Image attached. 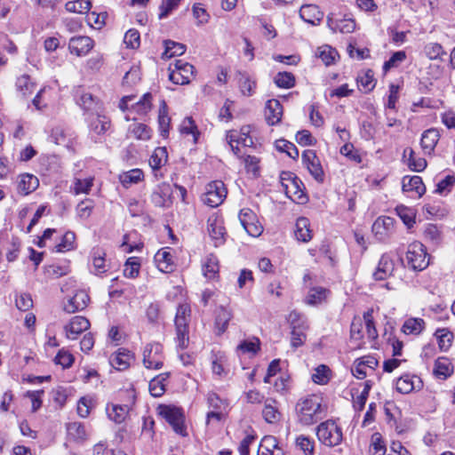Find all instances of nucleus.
Masks as SVG:
<instances>
[{
    "instance_id": "obj_61",
    "label": "nucleus",
    "mask_w": 455,
    "mask_h": 455,
    "mask_svg": "<svg viewBox=\"0 0 455 455\" xmlns=\"http://www.w3.org/2000/svg\"><path fill=\"white\" fill-rule=\"evenodd\" d=\"M277 440L275 437L268 435L265 436L259 444L258 455H271L272 451L276 447Z\"/></svg>"
},
{
    "instance_id": "obj_58",
    "label": "nucleus",
    "mask_w": 455,
    "mask_h": 455,
    "mask_svg": "<svg viewBox=\"0 0 455 455\" xmlns=\"http://www.w3.org/2000/svg\"><path fill=\"white\" fill-rule=\"evenodd\" d=\"M93 208H94L93 201L89 198L84 199L77 204L76 209V215L81 220H87L90 218Z\"/></svg>"
},
{
    "instance_id": "obj_52",
    "label": "nucleus",
    "mask_w": 455,
    "mask_h": 455,
    "mask_svg": "<svg viewBox=\"0 0 455 455\" xmlns=\"http://www.w3.org/2000/svg\"><path fill=\"white\" fill-rule=\"evenodd\" d=\"M68 435L76 441H83L86 437V431L84 424L71 422L67 426Z\"/></svg>"
},
{
    "instance_id": "obj_7",
    "label": "nucleus",
    "mask_w": 455,
    "mask_h": 455,
    "mask_svg": "<svg viewBox=\"0 0 455 455\" xmlns=\"http://www.w3.org/2000/svg\"><path fill=\"white\" fill-rule=\"evenodd\" d=\"M227 193L225 184L221 180H214L206 185L202 200L210 207H217L223 203Z\"/></svg>"
},
{
    "instance_id": "obj_60",
    "label": "nucleus",
    "mask_w": 455,
    "mask_h": 455,
    "mask_svg": "<svg viewBox=\"0 0 455 455\" xmlns=\"http://www.w3.org/2000/svg\"><path fill=\"white\" fill-rule=\"evenodd\" d=\"M275 83L280 88L289 89L294 86L295 77L291 73L279 72L275 77Z\"/></svg>"
},
{
    "instance_id": "obj_26",
    "label": "nucleus",
    "mask_w": 455,
    "mask_h": 455,
    "mask_svg": "<svg viewBox=\"0 0 455 455\" xmlns=\"http://www.w3.org/2000/svg\"><path fill=\"white\" fill-rule=\"evenodd\" d=\"M439 138L438 131L434 128L428 129L422 133L420 145L425 154L430 155L434 151Z\"/></svg>"
},
{
    "instance_id": "obj_22",
    "label": "nucleus",
    "mask_w": 455,
    "mask_h": 455,
    "mask_svg": "<svg viewBox=\"0 0 455 455\" xmlns=\"http://www.w3.org/2000/svg\"><path fill=\"white\" fill-rule=\"evenodd\" d=\"M266 120L268 124L274 125L281 121L283 116V107L279 100H269L267 102L265 109Z\"/></svg>"
},
{
    "instance_id": "obj_47",
    "label": "nucleus",
    "mask_w": 455,
    "mask_h": 455,
    "mask_svg": "<svg viewBox=\"0 0 455 455\" xmlns=\"http://www.w3.org/2000/svg\"><path fill=\"white\" fill-rule=\"evenodd\" d=\"M93 177L85 179L75 178L72 191L75 195L89 194L93 186Z\"/></svg>"
},
{
    "instance_id": "obj_23",
    "label": "nucleus",
    "mask_w": 455,
    "mask_h": 455,
    "mask_svg": "<svg viewBox=\"0 0 455 455\" xmlns=\"http://www.w3.org/2000/svg\"><path fill=\"white\" fill-rule=\"evenodd\" d=\"M403 192H415L421 197L426 192V187L419 176H404L402 180Z\"/></svg>"
},
{
    "instance_id": "obj_50",
    "label": "nucleus",
    "mask_w": 455,
    "mask_h": 455,
    "mask_svg": "<svg viewBox=\"0 0 455 455\" xmlns=\"http://www.w3.org/2000/svg\"><path fill=\"white\" fill-rule=\"evenodd\" d=\"M435 337L438 339V346L441 350H448L452 343L453 333L447 329H438L435 333Z\"/></svg>"
},
{
    "instance_id": "obj_63",
    "label": "nucleus",
    "mask_w": 455,
    "mask_h": 455,
    "mask_svg": "<svg viewBox=\"0 0 455 455\" xmlns=\"http://www.w3.org/2000/svg\"><path fill=\"white\" fill-rule=\"evenodd\" d=\"M275 148L281 152H285L290 157L295 159L299 156V151L294 144L285 140H278Z\"/></svg>"
},
{
    "instance_id": "obj_14",
    "label": "nucleus",
    "mask_w": 455,
    "mask_h": 455,
    "mask_svg": "<svg viewBox=\"0 0 455 455\" xmlns=\"http://www.w3.org/2000/svg\"><path fill=\"white\" fill-rule=\"evenodd\" d=\"M90 328V322L87 318L80 315L74 316L64 330L68 339H76L78 336Z\"/></svg>"
},
{
    "instance_id": "obj_54",
    "label": "nucleus",
    "mask_w": 455,
    "mask_h": 455,
    "mask_svg": "<svg viewBox=\"0 0 455 455\" xmlns=\"http://www.w3.org/2000/svg\"><path fill=\"white\" fill-rule=\"evenodd\" d=\"M331 371L328 366L321 364L315 368L312 374V380L318 385H325L330 380Z\"/></svg>"
},
{
    "instance_id": "obj_40",
    "label": "nucleus",
    "mask_w": 455,
    "mask_h": 455,
    "mask_svg": "<svg viewBox=\"0 0 455 455\" xmlns=\"http://www.w3.org/2000/svg\"><path fill=\"white\" fill-rule=\"evenodd\" d=\"M232 313L227 308L220 307L218 310L216 319H215V326L218 330V334L220 335L226 331L228 329V323L232 319Z\"/></svg>"
},
{
    "instance_id": "obj_4",
    "label": "nucleus",
    "mask_w": 455,
    "mask_h": 455,
    "mask_svg": "<svg viewBox=\"0 0 455 455\" xmlns=\"http://www.w3.org/2000/svg\"><path fill=\"white\" fill-rule=\"evenodd\" d=\"M159 415L172 427L173 431L181 436H186L185 416L183 411L173 405L161 404L158 406Z\"/></svg>"
},
{
    "instance_id": "obj_3",
    "label": "nucleus",
    "mask_w": 455,
    "mask_h": 455,
    "mask_svg": "<svg viewBox=\"0 0 455 455\" xmlns=\"http://www.w3.org/2000/svg\"><path fill=\"white\" fill-rule=\"evenodd\" d=\"M316 435L318 440L328 447L337 446L343 440L341 427L332 419L322 422L316 427Z\"/></svg>"
},
{
    "instance_id": "obj_17",
    "label": "nucleus",
    "mask_w": 455,
    "mask_h": 455,
    "mask_svg": "<svg viewBox=\"0 0 455 455\" xmlns=\"http://www.w3.org/2000/svg\"><path fill=\"white\" fill-rule=\"evenodd\" d=\"M395 220L388 216L379 217L372 225V232L379 240H385L393 232Z\"/></svg>"
},
{
    "instance_id": "obj_37",
    "label": "nucleus",
    "mask_w": 455,
    "mask_h": 455,
    "mask_svg": "<svg viewBox=\"0 0 455 455\" xmlns=\"http://www.w3.org/2000/svg\"><path fill=\"white\" fill-rule=\"evenodd\" d=\"M143 178L144 173L140 169H132L119 175V180L124 188L139 183Z\"/></svg>"
},
{
    "instance_id": "obj_36",
    "label": "nucleus",
    "mask_w": 455,
    "mask_h": 455,
    "mask_svg": "<svg viewBox=\"0 0 455 455\" xmlns=\"http://www.w3.org/2000/svg\"><path fill=\"white\" fill-rule=\"evenodd\" d=\"M106 253L100 248H94L92 251V259L94 268V274L100 275L108 271V266L106 264Z\"/></svg>"
},
{
    "instance_id": "obj_62",
    "label": "nucleus",
    "mask_w": 455,
    "mask_h": 455,
    "mask_svg": "<svg viewBox=\"0 0 455 455\" xmlns=\"http://www.w3.org/2000/svg\"><path fill=\"white\" fill-rule=\"evenodd\" d=\"M296 445L303 451L304 455H314V441L306 435H299L296 439Z\"/></svg>"
},
{
    "instance_id": "obj_39",
    "label": "nucleus",
    "mask_w": 455,
    "mask_h": 455,
    "mask_svg": "<svg viewBox=\"0 0 455 455\" xmlns=\"http://www.w3.org/2000/svg\"><path fill=\"white\" fill-rule=\"evenodd\" d=\"M169 378V373H162L149 382L150 394L155 397H159L165 392V381Z\"/></svg>"
},
{
    "instance_id": "obj_35",
    "label": "nucleus",
    "mask_w": 455,
    "mask_h": 455,
    "mask_svg": "<svg viewBox=\"0 0 455 455\" xmlns=\"http://www.w3.org/2000/svg\"><path fill=\"white\" fill-rule=\"evenodd\" d=\"M236 76L243 95L251 96L255 92L256 82L245 72L238 71Z\"/></svg>"
},
{
    "instance_id": "obj_33",
    "label": "nucleus",
    "mask_w": 455,
    "mask_h": 455,
    "mask_svg": "<svg viewBox=\"0 0 455 455\" xmlns=\"http://www.w3.org/2000/svg\"><path fill=\"white\" fill-rule=\"evenodd\" d=\"M276 401L274 399H266L264 409L262 411V415L264 419L267 423H276L281 419V413L278 411L276 405Z\"/></svg>"
},
{
    "instance_id": "obj_43",
    "label": "nucleus",
    "mask_w": 455,
    "mask_h": 455,
    "mask_svg": "<svg viewBox=\"0 0 455 455\" xmlns=\"http://www.w3.org/2000/svg\"><path fill=\"white\" fill-rule=\"evenodd\" d=\"M167 157L165 148H156L149 158V165L152 169L158 170L166 164Z\"/></svg>"
},
{
    "instance_id": "obj_30",
    "label": "nucleus",
    "mask_w": 455,
    "mask_h": 455,
    "mask_svg": "<svg viewBox=\"0 0 455 455\" xmlns=\"http://www.w3.org/2000/svg\"><path fill=\"white\" fill-rule=\"evenodd\" d=\"M433 372L435 377L445 379L453 372L451 362L447 357H439L435 362Z\"/></svg>"
},
{
    "instance_id": "obj_24",
    "label": "nucleus",
    "mask_w": 455,
    "mask_h": 455,
    "mask_svg": "<svg viewBox=\"0 0 455 455\" xmlns=\"http://www.w3.org/2000/svg\"><path fill=\"white\" fill-rule=\"evenodd\" d=\"M94 116H96L89 121L90 132L102 135L110 128V120L108 116L102 115V112L95 113Z\"/></svg>"
},
{
    "instance_id": "obj_55",
    "label": "nucleus",
    "mask_w": 455,
    "mask_h": 455,
    "mask_svg": "<svg viewBox=\"0 0 455 455\" xmlns=\"http://www.w3.org/2000/svg\"><path fill=\"white\" fill-rule=\"evenodd\" d=\"M426 56L430 60H442L446 55L443 46L437 43H429L424 48Z\"/></svg>"
},
{
    "instance_id": "obj_1",
    "label": "nucleus",
    "mask_w": 455,
    "mask_h": 455,
    "mask_svg": "<svg viewBox=\"0 0 455 455\" xmlns=\"http://www.w3.org/2000/svg\"><path fill=\"white\" fill-rule=\"evenodd\" d=\"M297 419L303 426H311L323 416V398L317 395L301 397L295 407Z\"/></svg>"
},
{
    "instance_id": "obj_20",
    "label": "nucleus",
    "mask_w": 455,
    "mask_h": 455,
    "mask_svg": "<svg viewBox=\"0 0 455 455\" xmlns=\"http://www.w3.org/2000/svg\"><path fill=\"white\" fill-rule=\"evenodd\" d=\"M299 16L309 24L318 25L323 18V12L315 4H305L299 10Z\"/></svg>"
},
{
    "instance_id": "obj_28",
    "label": "nucleus",
    "mask_w": 455,
    "mask_h": 455,
    "mask_svg": "<svg viewBox=\"0 0 455 455\" xmlns=\"http://www.w3.org/2000/svg\"><path fill=\"white\" fill-rule=\"evenodd\" d=\"M155 261L158 269L164 273H171L173 270L172 256L167 248L159 250L155 255Z\"/></svg>"
},
{
    "instance_id": "obj_34",
    "label": "nucleus",
    "mask_w": 455,
    "mask_h": 455,
    "mask_svg": "<svg viewBox=\"0 0 455 455\" xmlns=\"http://www.w3.org/2000/svg\"><path fill=\"white\" fill-rule=\"evenodd\" d=\"M16 89L21 97L26 98L35 92L36 84L32 81L29 76L22 75L17 78Z\"/></svg>"
},
{
    "instance_id": "obj_53",
    "label": "nucleus",
    "mask_w": 455,
    "mask_h": 455,
    "mask_svg": "<svg viewBox=\"0 0 455 455\" xmlns=\"http://www.w3.org/2000/svg\"><path fill=\"white\" fill-rule=\"evenodd\" d=\"M395 212L403 222L411 228L415 223V213L411 208L404 205H398L395 208Z\"/></svg>"
},
{
    "instance_id": "obj_41",
    "label": "nucleus",
    "mask_w": 455,
    "mask_h": 455,
    "mask_svg": "<svg viewBox=\"0 0 455 455\" xmlns=\"http://www.w3.org/2000/svg\"><path fill=\"white\" fill-rule=\"evenodd\" d=\"M329 291L323 287H314L309 290L307 296V303L309 305H318L323 302L329 294Z\"/></svg>"
},
{
    "instance_id": "obj_44",
    "label": "nucleus",
    "mask_w": 455,
    "mask_h": 455,
    "mask_svg": "<svg viewBox=\"0 0 455 455\" xmlns=\"http://www.w3.org/2000/svg\"><path fill=\"white\" fill-rule=\"evenodd\" d=\"M415 379L420 383V379L417 377L403 375L397 379L396 389L402 394H409L415 388Z\"/></svg>"
},
{
    "instance_id": "obj_25",
    "label": "nucleus",
    "mask_w": 455,
    "mask_h": 455,
    "mask_svg": "<svg viewBox=\"0 0 455 455\" xmlns=\"http://www.w3.org/2000/svg\"><path fill=\"white\" fill-rule=\"evenodd\" d=\"M328 27L333 32L340 33H352L355 29V21L351 18H342L339 20H333L330 17L327 19Z\"/></svg>"
},
{
    "instance_id": "obj_38",
    "label": "nucleus",
    "mask_w": 455,
    "mask_h": 455,
    "mask_svg": "<svg viewBox=\"0 0 455 455\" xmlns=\"http://www.w3.org/2000/svg\"><path fill=\"white\" fill-rule=\"evenodd\" d=\"M129 412L127 405L112 404L107 407L108 418L116 423H122L126 419Z\"/></svg>"
},
{
    "instance_id": "obj_13",
    "label": "nucleus",
    "mask_w": 455,
    "mask_h": 455,
    "mask_svg": "<svg viewBox=\"0 0 455 455\" xmlns=\"http://www.w3.org/2000/svg\"><path fill=\"white\" fill-rule=\"evenodd\" d=\"M302 161L310 174L317 180H323V171L319 158L313 150H306L302 154Z\"/></svg>"
},
{
    "instance_id": "obj_21",
    "label": "nucleus",
    "mask_w": 455,
    "mask_h": 455,
    "mask_svg": "<svg viewBox=\"0 0 455 455\" xmlns=\"http://www.w3.org/2000/svg\"><path fill=\"white\" fill-rule=\"evenodd\" d=\"M395 264L387 254H383L379 261L378 267L373 273L375 280H385L393 274Z\"/></svg>"
},
{
    "instance_id": "obj_59",
    "label": "nucleus",
    "mask_w": 455,
    "mask_h": 455,
    "mask_svg": "<svg viewBox=\"0 0 455 455\" xmlns=\"http://www.w3.org/2000/svg\"><path fill=\"white\" fill-rule=\"evenodd\" d=\"M318 56L326 66H330L334 63L338 52L331 46L324 45L318 49Z\"/></svg>"
},
{
    "instance_id": "obj_2",
    "label": "nucleus",
    "mask_w": 455,
    "mask_h": 455,
    "mask_svg": "<svg viewBox=\"0 0 455 455\" xmlns=\"http://www.w3.org/2000/svg\"><path fill=\"white\" fill-rule=\"evenodd\" d=\"M280 182L283 191L292 202L305 204L307 201V195L301 188L302 182L293 173L283 172L280 175Z\"/></svg>"
},
{
    "instance_id": "obj_16",
    "label": "nucleus",
    "mask_w": 455,
    "mask_h": 455,
    "mask_svg": "<svg viewBox=\"0 0 455 455\" xmlns=\"http://www.w3.org/2000/svg\"><path fill=\"white\" fill-rule=\"evenodd\" d=\"M90 300V297L85 291H77L71 298L64 303L63 309L68 314L76 313L84 309Z\"/></svg>"
},
{
    "instance_id": "obj_48",
    "label": "nucleus",
    "mask_w": 455,
    "mask_h": 455,
    "mask_svg": "<svg viewBox=\"0 0 455 455\" xmlns=\"http://www.w3.org/2000/svg\"><path fill=\"white\" fill-rule=\"evenodd\" d=\"M76 235L72 231H68L64 234L61 241L55 245L56 252H65L74 249Z\"/></svg>"
},
{
    "instance_id": "obj_64",
    "label": "nucleus",
    "mask_w": 455,
    "mask_h": 455,
    "mask_svg": "<svg viewBox=\"0 0 455 455\" xmlns=\"http://www.w3.org/2000/svg\"><path fill=\"white\" fill-rule=\"evenodd\" d=\"M124 43L129 48H138L140 44V36L139 31L136 29H129L124 35Z\"/></svg>"
},
{
    "instance_id": "obj_18",
    "label": "nucleus",
    "mask_w": 455,
    "mask_h": 455,
    "mask_svg": "<svg viewBox=\"0 0 455 455\" xmlns=\"http://www.w3.org/2000/svg\"><path fill=\"white\" fill-rule=\"evenodd\" d=\"M133 360V354L126 348H119L109 357L110 364L118 371L128 369Z\"/></svg>"
},
{
    "instance_id": "obj_46",
    "label": "nucleus",
    "mask_w": 455,
    "mask_h": 455,
    "mask_svg": "<svg viewBox=\"0 0 455 455\" xmlns=\"http://www.w3.org/2000/svg\"><path fill=\"white\" fill-rule=\"evenodd\" d=\"M180 131L183 135H191L194 144L197 142L200 133L192 117H186L182 121Z\"/></svg>"
},
{
    "instance_id": "obj_6",
    "label": "nucleus",
    "mask_w": 455,
    "mask_h": 455,
    "mask_svg": "<svg viewBox=\"0 0 455 455\" xmlns=\"http://www.w3.org/2000/svg\"><path fill=\"white\" fill-rule=\"evenodd\" d=\"M405 259L407 266L413 270L421 271L429 264L426 248L419 242H413L409 244Z\"/></svg>"
},
{
    "instance_id": "obj_42",
    "label": "nucleus",
    "mask_w": 455,
    "mask_h": 455,
    "mask_svg": "<svg viewBox=\"0 0 455 455\" xmlns=\"http://www.w3.org/2000/svg\"><path fill=\"white\" fill-rule=\"evenodd\" d=\"M165 50L163 52V58L171 59L174 56H180L186 52V46L183 44L174 41H164Z\"/></svg>"
},
{
    "instance_id": "obj_19",
    "label": "nucleus",
    "mask_w": 455,
    "mask_h": 455,
    "mask_svg": "<svg viewBox=\"0 0 455 455\" xmlns=\"http://www.w3.org/2000/svg\"><path fill=\"white\" fill-rule=\"evenodd\" d=\"M77 104L92 116L95 113L102 112L101 102L90 92H82L78 96Z\"/></svg>"
},
{
    "instance_id": "obj_57",
    "label": "nucleus",
    "mask_w": 455,
    "mask_h": 455,
    "mask_svg": "<svg viewBox=\"0 0 455 455\" xmlns=\"http://www.w3.org/2000/svg\"><path fill=\"white\" fill-rule=\"evenodd\" d=\"M91 9L89 0L69 1L66 4V10L70 12L85 13Z\"/></svg>"
},
{
    "instance_id": "obj_27",
    "label": "nucleus",
    "mask_w": 455,
    "mask_h": 455,
    "mask_svg": "<svg viewBox=\"0 0 455 455\" xmlns=\"http://www.w3.org/2000/svg\"><path fill=\"white\" fill-rule=\"evenodd\" d=\"M38 185V179L32 174L24 173L19 176L18 191L21 195L26 196L30 194L36 189Z\"/></svg>"
},
{
    "instance_id": "obj_12",
    "label": "nucleus",
    "mask_w": 455,
    "mask_h": 455,
    "mask_svg": "<svg viewBox=\"0 0 455 455\" xmlns=\"http://www.w3.org/2000/svg\"><path fill=\"white\" fill-rule=\"evenodd\" d=\"M152 204L156 207H169L172 204V188L169 183L159 184L150 196Z\"/></svg>"
},
{
    "instance_id": "obj_29",
    "label": "nucleus",
    "mask_w": 455,
    "mask_h": 455,
    "mask_svg": "<svg viewBox=\"0 0 455 455\" xmlns=\"http://www.w3.org/2000/svg\"><path fill=\"white\" fill-rule=\"evenodd\" d=\"M295 236L297 240L307 243L312 238V231L310 229V222L307 218L300 217L297 220L295 225Z\"/></svg>"
},
{
    "instance_id": "obj_8",
    "label": "nucleus",
    "mask_w": 455,
    "mask_h": 455,
    "mask_svg": "<svg viewBox=\"0 0 455 455\" xmlns=\"http://www.w3.org/2000/svg\"><path fill=\"white\" fill-rule=\"evenodd\" d=\"M163 346L160 343H150L143 349V365L147 369L159 370L164 365Z\"/></svg>"
},
{
    "instance_id": "obj_51",
    "label": "nucleus",
    "mask_w": 455,
    "mask_h": 455,
    "mask_svg": "<svg viewBox=\"0 0 455 455\" xmlns=\"http://www.w3.org/2000/svg\"><path fill=\"white\" fill-rule=\"evenodd\" d=\"M226 139L233 153L239 156V145H241V140L244 139V135L242 134V129L240 131H229L227 133Z\"/></svg>"
},
{
    "instance_id": "obj_31",
    "label": "nucleus",
    "mask_w": 455,
    "mask_h": 455,
    "mask_svg": "<svg viewBox=\"0 0 455 455\" xmlns=\"http://www.w3.org/2000/svg\"><path fill=\"white\" fill-rule=\"evenodd\" d=\"M425 326L426 323L422 318L411 317L404 321L402 331L406 335H419Z\"/></svg>"
},
{
    "instance_id": "obj_45",
    "label": "nucleus",
    "mask_w": 455,
    "mask_h": 455,
    "mask_svg": "<svg viewBox=\"0 0 455 455\" xmlns=\"http://www.w3.org/2000/svg\"><path fill=\"white\" fill-rule=\"evenodd\" d=\"M158 124L161 135L166 137L169 133L171 117L167 113V105L164 101L162 102L159 108Z\"/></svg>"
},
{
    "instance_id": "obj_10",
    "label": "nucleus",
    "mask_w": 455,
    "mask_h": 455,
    "mask_svg": "<svg viewBox=\"0 0 455 455\" xmlns=\"http://www.w3.org/2000/svg\"><path fill=\"white\" fill-rule=\"evenodd\" d=\"M239 220L243 228L250 235L257 237L261 235L263 227L259 222L256 214L251 209H242L239 213Z\"/></svg>"
},
{
    "instance_id": "obj_11",
    "label": "nucleus",
    "mask_w": 455,
    "mask_h": 455,
    "mask_svg": "<svg viewBox=\"0 0 455 455\" xmlns=\"http://www.w3.org/2000/svg\"><path fill=\"white\" fill-rule=\"evenodd\" d=\"M207 230L214 246L218 247L225 243L226 229L221 217L217 214L211 215L207 220Z\"/></svg>"
},
{
    "instance_id": "obj_32",
    "label": "nucleus",
    "mask_w": 455,
    "mask_h": 455,
    "mask_svg": "<svg viewBox=\"0 0 455 455\" xmlns=\"http://www.w3.org/2000/svg\"><path fill=\"white\" fill-rule=\"evenodd\" d=\"M220 266L219 259L213 254H209L203 263L204 275L209 279L213 280L219 275Z\"/></svg>"
},
{
    "instance_id": "obj_49",
    "label": "nucleus",
    "mask_w": 455,
    "mask_h": 455,
    "mask_svg": "<svg viewBox=\"0 0 455 455\" xmlns=\"http://www.w3.org/2000/svg\"><path fill=\"white\" fill-rule=\"evenodd\" d=\"M129 132L138 140H148L151 137L150 129L144 124L136 123L130 126Z\"/></svg>"
},
{
    "instance_id": "obj_5",
    "label": "nucleus",
    "mask_w": 455,
    "mask_h": 455,
    "mask_svg": "<svg viewBox=\"0 0 455 455\" xmlns=\"http://www.w3.org/2000/svg\"><path fill=\"white\" fill-rule=\"evenodd\" d=\"M190 306L181 304L178 307L175 316L178 346L185 348L188 343V323L190 321Z\"/></svg>"
},
{
    "instance_id": "obj_15",
    "label": "nucleus",
    "mask_w": 455,
    "mask_h": 455,
    "mask_svg": "<svg viewBox=\"0 0 455 455\" xmlns=\"http://www.w3.org/2000/svg\"><path fill=\"white\" fill-rule=\"evenodd\" d=\"M93 40L85 36H74L70 38L68 49L71 53L76 56H85L93 48Z\"/></svg>"
},
{
    "instance_id": "obj_9",
    "label": "nucleus",
    "mask_w": 455,
    "mask_h": 455,
    "mask_svg": "<svg viewBox=\"0 0 455 455\" xmlns=\"http://www.w3.org/2000/svg\"><path fill=\"white\" fill-rule=\"evenodd\" d=\"M169 70V79L176 84H187L194 76V67L181 60H176L173 68L172 64H171Z\"/></svg>"
},
{
    "instance_id": "obj_56",
    "label": "nucleus",
    "mask_w": 455,
    "mask_h": 455,
    "mask_svg": "<svg viewBox=\"0 0 455 455\" xmlns=\"http://www.w3.org/2000/svg\"><path fill=\"white\" fill-rule=\"evenodd\" d=\"M140 261L137 257H131L126 260L124 268V275L129 278H134L138 276L140 273Z\"/></svg>"
}]
</instances>
